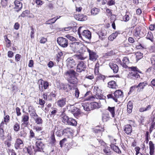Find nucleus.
I'll return each instance as SVG.
<instances>
[{
    "label": "nucleus",
    "instance_id": "1",
    "mask_svg": "<svg viewBox=\"0 0 155 155\" xmlns=\"http://www.w3.org/2000/svg\"><path fill=\"white\" fill-rule=\"evenodd\" d=\"M83 27H79L78 30V33L79 37L82 39V36L87 39H90L91 37V32L88 30H83Z\"/></svg>",
    "mask_w": 155,
    "mask_h": 155
},
{
    "label": "nucleus",
    "instance_id": "54",
    "mask_svg": "<svg viewBox=\"0 0 155 155\" xmlns=\"http://www.w3.org/2000/svg\"><path fill=\"white\" fill-rule=\"evenodd\" d=\"M36 111L35 108L32 106H30L28 107V112L32 113Z\"/></svg>",
    "mask_w": 155,
    "mask_h": 155
},
{
    "label": "nucleus",
    "instance_id": "33",
    "mask_svg": "<svg viewBox=\"0 0 155 155\" xmlns=\"http://www.w3.org/2000/svg\"><path fill=\"white\" fill-rule=\"evenodd\" d=\"M104 152L107 155H110L111 154L112 152L110 150V147L106 146L103 149Z\"/></svg>",
    "mask_w": 155,
    "mask_h": 155
},
{
    "label": "nucleus",
    "instance_id": "26",
    "mask_svg": "<svg viewBox=\"0 0 155 155\" xmlns=\"http://www.w3.org/2000/svg\"><path fill=\"white\" fill-rule=\"evenodd\" d=\"M82 107L86 111H88L92 110L90 104L88 103H83L82 104Z\"/></svg>",
    "mask_w": 155,
    "mask_h": 155
},
{
    "label": "nucleus",
    "instance_id": "2",
    "mask_svg": "<svg viewBox=\"0 0 155 155\" xmlns=\"http://www.w3.org/2000/svg\"><path fill=\"white\" fill-rule=\"evenodd\" d=\"M41 138H37L36 139L35 143L36 147L34 150L35 153L37 152H44L43 151L44 148V145L41 141Z\"/></svg>",
    "mask_w": 155,
    "mask_h": 155
},
{
    "label": "nucleus",
    "instance_id": "25",
    "mask_svg": "<svg viewBox=\"0 0 155 155\" xmlns=\"http://www.w3.org/2000/svg\"><path fill=\"white\" fill-rule=\"evenodd\" d=\"M60 16L55 17L54 18H53L51 19H50L48 21H47L46 22L45 24L48 25H51L52 24L54 23L59 18L61 17Z\"/></svg>",
    "mask_w": 155,
    "mask_h": 155
},
{
    "label": "nucleus",
    "instance_id": "11",
    "mask_svg": "<svg viewBox=\"0 0 155 155\" xmlns=\"http://www.w3.org/2000/svg\"><path fill=\"white\" fill-rule=\"evenodd\" d=\"M70 109L69 110L72 113L74 116H77L80 114L79 109L71 105L70 106Z\"/></svg>",
    "mask_w": 155,
    "mask_h": 155
},
{
    "label": "nucleus",
    "instance_id": "37",
    "mask_svg": "<svg viewBox=\"0 0 155 155\" xmlns=\"http://www.w3.org/2000/svg\"><path fill=\"white\" fill-rule=\"evenodd\" d=\"M34 147L31 146H28L27 148V151L28 153L30 155H32L33 154V149H34Z\"/></svg>",
    "mask_w": 155,
    "mask_h": 155
},
{
    "label": "nucleus",
    "instance_id": "41",
    "mask_svg": "<svg viewBox=\"0 0 155 155\" xmlns=\"http://www.w3.org/2000/svg\"><path fill=\"white\" fill-rule=\"evenodd\" d=\"M51 136L50 137L51 139V141L52 143H54L56 142V140L55 139L54 132H51Z\"/></svg>",
    "mask_w": 155,
    "mask_h": 155
},
{
    "label": "nucleus",
    "instance_id": "5",
    "mask_svg": "<svg viewBox=\"0 0 155 155\" xmlns=\"http://www.w3.org/2000/svg\"><path fill=\"white\" fill-rule=\"evenodd\" d=\"M57 41L58 45L63 48H66L68 45V40L63 37L58 38Z\"/></svg>",
    "mask_w": 155,
    "mask_h": 155
},
{
    "label": "nucleus",
    "instance_id": "29",
    "mask_svg": "<svg viewBox=\"0 0 155 155\" xmlns=\"http://www.w3.org/2000/svg\"><path fill=\"white\" fill-rule=\"evenodd\" d=\"M108 87L111 88H116L117 86L115 82L112 81L108 82Z\"/></svg>",
    "mask_w": 155,
    "mask_h": 155
},
{
    "label": "nucleus",
    "instance_id": "32",
    "mask_svg": "<svg viewBox=\"0 0 155 155\" xmlns=\"http://www.w3.org/2000/svg\"><path fill=\"white\" fill-rule=\"evenodd\" d=\"M110 147L115 152H116L117 153H121V151L119 149V148L117 146L114 144L111 145Z\"/></svg>",
    "mask_w": 155,
    "mask_h": 155
},
{
    "label": "nucleus",
    "instance_id": "53",
    "mask_svg": "<svg viewBox=\"0 0 155 155\" xmlns=\"http://www.w3.org/2000/svg\"><path fill=\"white\" fill-rule=\"evenodd\" d=\"M4 131L3 129H0V137L3 140L4 139Z\"/></svg>",
    "mask_w": 155,
    "mask_h": 155
},
{
    "label": "nucleus",
    "instance_id": "3",
    "mask_svg": "<svg viewBox=\"0 0 155 155\" xmlns=\"http://www.w3.org/2000/svg\"><path fill=\"white\" fill-rule=\"evenodd\" d=\"M68 74L71 78L70 80V82L74 84L77 82V79L76 77L78 76V74L74 70L72 69L66 72Z\"/></svg>",
    "mask_w": 155,
    "mask_h": 155
},
{
    "label": "nucleus",
    "instance_id": "34",
    "mask_svg": "<svg viewBox=\"0 0 155 155\" xmlns=\"http://www.w3.org/2000/svg\"><path fill=\"white\" fill-rule=\"evenodd\" d=\"M107 109L110 112L112 117H114L115 115V107H108Z\"/></svg>",
    "mask_w": 155,
    "mask_h": 155
},
{
    "label": "nucleus",
    "instance_id": "13",
    "mask_svg": "<svg viewBox=\"0 0 155 155\" xmlns=\"http://www.w3.org/2000/svg\"><path fill=\"white\" fill-rule=\"evenodd\" d=\"M62 127L58 126L55 127V130H57L56 132L55 135L58 137H61L63 135H64L63 130Z\"/></svg>",
    "mask_w": 155,
    "mask_h": 155
},
{
    "label": "nucleus",
    "instance_id": "12",
    "mask_svg": "<svg viewBox=\"0 0 155 155\" xmlns=\"http://www.w3.org/2000/svg\"><path fill=\"white\" fill-rule=\"evenodd\" d=\"M127 77L129 79H135L138 78H140L139 74L137 72H129L127 75Z\"/></svg>",
    "mask_w": 155,
    "mask_h": 155
},
{
    "label": "nucleus",
    "instance_id": "48",
    "mask_svg": "<svg viewBox=\"0 0 155 155\" xmlns=\"http://www.w3.org/2000/svg\"><path fill=\"white\" fill-rule=\"evenodd\" d=\"M14 130L15 131H18L20 130V126L17 123H16L14 126Z\"/></svg>",
    "mask_w": 155,
    "mask_h": 155
},
{
    "label": "nucleus",
    "instance_id": "57",
    "mask_svg": "<svg viewBox=\"0 0 155 155\" xmlns=\"http://www.w3.org/2000/svg\"><path fill=\"white\" fill-rule=\"evenodd\" d=\"M65 37L71 41H74L75 39V38L72 36H70L69 35H66Z\"/></svg>",
    "mask_w": 155,
    "mask_h": 155
},
{
    "label": "nucleus",
    "instance_id": "6",
    "mask_svg": "<svg viewBox=\"0 0 155 155\" xmlns=\"http://www.w3.org/2000/svg\"><path fill=\"white\" fill-rule=\"evenodd\" d=\"M87 50L89 53V60L94 61H96L98 57L97 53L88 48H87Z\"/></svg>",
    "mask_w": 155,
    "mask_h": 155
},
{
    "label": "nucleus",
    "instance_id": "46",
    "mask_svg": "<svg viewBox=\"0 0 155 155\" xmlns=\"http://www.w3.org/2000/svg\"><path fill=\"white\" fill-rule=\"evenodd\" d=\"M129 68L130 69L131 71H130V72H133V71H134L135 72H138L141 73V72L139 71V70L136 67H130Z\"/></svg>",
    "mask_w": 155,
    "mask_h": 155
},
{
    "label": "nucleus",
    "instance_id": "14",
    "mask_svg": "<svg viewBox=\"0 0 155 155\" xmlns=\"http://www.w3.org/2000/svg\"><path fill=\"white\" fill-rule=\"evenodd\" d=\"M97 33L99 36V38L101 40L104 39V38L102 37L105 36L107 34V31L104 28H102L97 32Z\"/></svg>",
    "mask_w": 155,
    "mask_h": 155
},
{
    "label": "nucleus",
    "instance_id": "45",
    "mask_svg": "<svg viewBox=\"0 0 155 155\" xmlns=\"http://www.w3.org/2000/svg\"><path fill=\"white\" fill-rule=\"evenodd\" d=\"M29 12L28 10H25V11H23L22 14L18 16V18H20V17H22L24 18L25 16L27 15L28 14H29Z\"/></svg>",
    "mask_w": 155,
    "mask_h": 155
},
{
    "label": "nucleus",
    "instance_id": "55",
    "mask_svg": "<svg viewBox=\"0 0 155 155\" xmlns=\"http://www.w3.org/2000/svg\"><path fill=\"white\" fill-rule=\"evenodd\" d=\"M123 63L125 64H128L129 61L128 58L127 57H125L123 59Z\"/></svg>",
    "mask_w": 155,
    "mask_h": 155
},
{
    "label": "nucleus",
    "instance_id": "62",
    "mask_svg": "<svg viewBox=\"0 0 155 155\" xmlns=\"http://www.w3.org/2000/svg\"><path fill=\"white\" fill-rule=\"evenodd\" d=\"M54 63L52 61H50L48 63L47 65L50 68H52L54 65Z\"/></svg>",
    "mask_w": 155,
    "mask_h": 155
},
{
    "label": "nucleus",
    "instance_id": "16",
    "mask_svg": "<svg viewBox=\"0 0 155 155\" xmlns=\"http://www.w3.org/2000/svg\"><path fill=\"white\" fill-rule=\"evenodd\" d=\"M14 3L15 5L14 8L16 9L15 11L18 12L21 9L22 7V4L18 0H15Z\"/></svg>",
    "mask_w": 155,
    "mask_h": 155
},
{
    "label": "nucleus",
    "instance_id": "42",
    "mask_svg": "<svg viewBox=\"0 0 155 155\" xmlns=\"http://www.w3.org/2000/svg\"><path fill=\"white\" fill-rule=\"evenodd\" d=\"M60 89L62 90H65L67 88V85L63 83H61L59 84V86Z\"/></svg>",
    "mask_w": 155,
    "mask_h": 155
},
{
    "label": "nucleus",
    "instance_id": "44",
    "mask_svg": "<svg viewBox=\"0 0 155 155\" xmlns=\"http://www.w3.org/2000/svg\"><path fill=\"white\" fill-rule=\"evenodd\" d=\"M102 119L103 122H106L109 119V116L108 115L103 114L102 116Z\"/></svg>",
    "mask_w": 155,
    "mask_h": 155
},
{
    "label": "nucleus",
    "instance_id": "18",
    "mask_svg": "<svg viewBox=\"0 0 155 155\" xmlns=\"http://www.w3.org/2000/svg\"><path fill=\"white\" fill-rule=\"evenodd\" d=\"M132 130V127L131 125L127 124L124 126V131L127 134L130 135Z\"/></svg>",
    "mask_w": 155,
    "mask_h": 155
},
{
    "label": "nucleus",
    "instance_id": "35",
    "mask_svg": "<svg viewBox=\"0 0 155 155\" xmlns=\"http://www.w3.org/2000/svg\"><path fill=\"white\" fill-rule=\"evenodd\" d=\"M100 11V10L99 9L95 8L91 9V12L92 15H95L97 14Z\"/></svg>",
    "mask_w": 155,
    "mask_h": 155
},
{
    "label": "nucleus",
    "instance_id": "56",
    "mask_svg": "<svg viewBox=\"0 0 155 155\" xmlns=\"http://www.w3.org/2000/svg\"><path fill=\"white\" fill-rule=\"evenodd\" d=\"M149 148L150 149H154V145L152 141L149 142Z\"/></svg>",
    "mask_w": 155,
    "mask_h": 155
},
{
    "label": "nucleus",
    "instance_id": "43",
    "mask_svg": "<svg viewBox=\"0 0 155 155\" xmlns=\"http://www.w3.org/2000/svg\"><path fill=\"white\" fill-rule=\"evenodd\" d=\"M98 143V145L100 146V145L104 146L105 145V143L103 140L100 139H97L96 141V143Z\"/></svg>",
    "mask_w": 155,
    "mask_h": 155
},
{
    "label": "nucleus",
    "instance_id": "36",
    "mask_svg": "<svg viewBox=\"0 0 155 155\" xmlns=\"http://www.w3.org/2000/svg\"><path fill=\"white\" fill-rule=\"evenodd\" d=\"M63 116L62 117V121L65 124H67L69 118L66 115H64L62 114Z\"/></svg>",
    "mask_w": 155,
    "mask_h": 155
},
{
    "label": "nucleus",
    "instance_id": "7",
    "mask_svg": "<svg viewBox=\"0 0 155 155\" xmlns=\"http://www.w3.org/2000/svg\"><path fill=\"white\" fill-rule=\"evenodd\" d=\"M66 65L68 68H73L75 67L76 63L72 57L68 58L66 61Z\"/></svg>",
    "mask_w": 155,
    "mask_h": 155
},
{
    "label": "nucleus",
    "instance_id": "8",
    "mask_svg": "<svg viewBox=\"0 0 155 155\" xmlns=\"http://www.w3.org/2000/svg\"><path fill=\"white\" fill-rule=\"evenodd\" d=\"M86 65L83 61H81L78 64L77 67V71L81 73L83 71H84L86 68Z\"/></svg>",
    "mask_w": 155,
    "mask_h": 155
},
{
    "label": "nucleus",
    "instance_id": "40",
    "mask_svg": "<svg viewBox=\"0 0 155 155\" xmlns=\"http://www.w3.org/2000/svg\"><path fill=\"white\" fill-rule=\"evenodd\" d=\"M146 38L147 39L150 40L151 41H153V36L151 32H148L147 36Z\"/></svg>",
    "mask_w": 155,
    "mask_h": 155
},
{
    "label": "nucleus",
    "instance_id": "58",
    "mask_svg": "<svg viewBox=\"0 0 155 155\" xmlns=\"http://www.w3.org/2000/svg\"><path fill=\"white\" fill-rule=\"evenodd\" d=\"M47 41V40L46 38L44 37H41L40 38V42L41 44H45Z\"/></svg>",
    "mask_w": 155,
    "mask_h": 155
},
{
    "label": "nucleus",
    "instance_id": "39",
    "mask_svg": "<svg viewBox=\"0 0 155 155\" xmlns=\"http://www.w3.org/2000/svg\"><path fill=\"white\" fill-rule=\"evenodd\" d=\"M136 60L137 61L143 57V54L140 52H137L135 54Z\"/></svg>",
    "mask_w": 155,
    "mask_h": 155
},
{
    "label": "nucleus",
    "instance_id": "22",
    "mask_svg": "<svg viewBox=\"0 0 155 155\" xmlns=\"http://www.w3.org/2000/svg\"><path fill=\"white\" fill-rule=\"evenodd\" d=\"M64 135L65 136L71 135L73 133V130L70 128H66L63 129Z\"/></svg>",
    "mask_w": 155,
    "mask_h": 155
},
{
    "label": "nucleus",
    "instance_id": "61",
    "mask_svg": "<svg viewBox=\"0 0 155 155\" xmlns=\"http://www.w3.org/2000/svg\"><path fill=\"white\" fill-rule=\"evenodd\" d=\"M31 38H34L35 31L34 28L32 27H31Z\"/></svg>",
    "mask_w": 155,
    "mask_h": 155
},
{
    "label": "nucleus",
    "instance_id": "52",
    "mask_svg": "<svg viewBox=\"0 0 155 155\" xmlns=\"http://www.w3.org/2000/svg\"><path fill=\"white\" fill-rule=\"evenodd\" d=\"M43 98L45 100H50L51 99L50 98H49V96H48L47 94V93H44L43 95Z\"/></svg>",
    "mask_w": 155,
    "mask_h": 155
},
{
    "label": "nucleus",
    "instance_id": "27",
    "mask_svg": "<svg viewBox=\"0 0 155 155\" xmlns=\"http://www.w3.org/2000/svg\"><path fill=\"white\" fill-rule=\"evenodd\" d=\"M67 124L69 125L75 126L76 125L77 122L75 120L71 118H69Z\"/></svg>",
    "mask_w": 155,
    "mask_h": 155
},
{
    "label": "nucleus",
    "instance_id": "38",
    "mask_svg": "<svg viewBox=\"0 0 155 155\" xmlns=\"http://www.w3.org/2000/svg\"><path fill=\"white\" fill-rule=\"evenodd\" d=\"M35 122L38 124H41L43 123V120L41 117H37L34 119Z\"/></svg>",
    "mask_w": 155,
    "mask_h": 155
},
{
    "label": "nucleus",
    "instance_id": "31",
    "mask_svg": "<svg viewBox=\"0 0 155 155\" xmlns=\"http://www.w3.org/2000/svg\"><path fill=\"white\" fill-rule=\"evenodd\" d=\"M119 33L116 31L115 33H113L110 35L108 38V39L110 41H113L118 35Z\"/></svg>",
    "mask_w": 155,
    "mask_h": 155
},
{
    "label": "nucleus",
    "instance_id": "51",
    "mask_svg": "<svg viewBox=\"0 0 155 155\" xmlns=\"http://www.w3.org/2000/svg\"><path fill=\"white\" fill-rule=\"evenodd\" d=\"M130 19V17L129 15H125L123 17V20L125 22L128 21Z\"/></svg>",
    "mask_w": 155,
    "mask_h": 155
},
{
    "label": "nucleus",
    "instance_id": "20",
    "mask_svg": "<svg viewBox=\"0 0 155 155\" xmlns=\"http://www.w3.org/2000/svg\"><path fill=\"white\" fill-rule=\"evenodd\" d=\"M74 17L76 20L79 21H84L87 19V16L83 14H79L78 15H75Z\"/></svg>",
    "mask_w": 155,
    "mask_h": 155
},
{
    "label": "nucleus",
    "instance_id": "9",
    "mask_svg": "<svg viewBox=\"0 0 155 155\" xmlns=\"http://www.w3.org/2000/svg\"><path fill=\"white\" fill-rule=\"evenodd\" d=\"M114 100L116 102H117V98H122L123 97V92L120 90L116 91L114 92Z\"/></svg>",
    "mask_w": 155,
    "mask_h": 155
},
{
    "label": "nucleus",
    "instance_id": "21",
    "mask_svg": "<svg viewBox=\"0 0 155 155\" xmlns=\"http://www.w3.org/2000/svg\"><path fill=\"white\" fill-rule=\"evenodd\" d=\"M147 84L146 81L139 83L136 86V88H138L137 91H140L141 90L143 89L144 87Z\"/></svg>",
    "mask_w": 155,
    "mask_h": 155
},
{
    "label": "nucleus",
    "instance_id": "10",
    "mask_svg": "<svg viewBox=\"0 0 155 155\" xmlns=\"http://www.w3.org/2000/svg\"><path fill=\"white\" fill-rule=\"evenodd\" d=\"M24 145L23 141L21 139L18 138L15 144V147L16 150L21 149Z\"/></svg>",
    "mask_w": 155,
    "mask_h": 155
},
{
    "label": "nucleus",
    "instance_id": "28",
    "mask_svg": "<svg viewBox=\"0 0 155 155\" xmlns=\"http://www.w3.org/2000/svg\"><path fill=\"white\" fill-rule=\"evenodd\" d=\"M80 45H81V44L79 42H73L71 43L70 45V46L76 49H77L80 47Z\"/></svg>",
    "mask_w": 155,
    "mask_h": 155
},
{
    "label": "nucleus",
    "instance_id": "49",
    "mask_svg": "<svg viewBox=\"0 0 155 155\" xmlns=\"http://www.w3.org/2000/svg\"><path fill=\"white\" fill-rule=\"evenodd\" d=\"M30 116L32 118H33L34 119L38 116V115L37 114L36 111L34 112L30 113Z\"/></svg>",
    "mask_w": 155,
    "mask_h": 155
},
{
    "label": "nucleus",
    "instance_id": "4",
    "mask_svg": "<svg viewBox=\"0 0 155 155\" xmlns=\"http://www.w3.org/2000/svg\"><path fill=\"white\" fill-rule=\"evenodd\" d=\"M38 82L39 90L41 92H43L44 90L48 89L49 84L48 82L40 79L38 80Z\"/></svg>",
    "mask_w": 155,
    "mask_h": 155
},
{
    "label": "nucleus",
    "instance_id": "15",
    "mask_svg": "<svg viewBox=\"0 0 155 155\" xmlns=\"http://www.w3.org/2000/svg\"><path fill=\"white\" fill-rule=\"evenodd\" d=\"M66 99L64 97L59 99L56 102L57 105L59 107H62L66 104Z\"/></svg>",
    "mask_w": 155,
    "mask_h": 155
},
{
    "label": "nucleus",
    "instance_id": "30",
    "mask_svg": "<svg viewBox=\"0 0 155 155\" xmlns=\"http://www.w3.org/2000/svg\"><path fill=\"white\" fill-rule=\"evenodd\" d=\"M100 104L97 102H93L90 104V105L91 106L92 110L95 108H98L100 107Z\"/></svg>",
    "mask_w": 155,
    "mask_h": 155
},
{
    "label": "nucleus",
    "instance_id": "19",
    "mask_svg": "<svg viewBox=\"0 0 155 155\" xmlns=\"http://www.w3.org/2000/svg\"><path fill=\"white\" fill-rule=\"evenodd\" d=\"M109 66L110 68L113 71L114 73H117L118 71V67L116 64L113 63H110Z\"/></svg>",
    "mask_w": 155,
    "mask_h": 155
},
{
    "label": "nucleus",
    "instance_id": "47",
    "mask_svg": "<svg viewBox=\"0 0 155 155\" xmlns=\"http://www.w3.org/2000/svg\"><path fill=\"white\" fill-rule=\"evenodd\" d=\"M95 97L97 99H99L100 100H104L105 99V98H106V97L103 95L101 94H97V93L96 94Z\"/></svg>",
    "mask_w": 155,
    "mask_h": 155
},
{
    "label": "nucleus",
    "instance_id": "64",
    "mask_svg": "<svg viewBox=\"0 0 155 155\" xmlns=\"http://www.w3.org/2000/svg\"><path fill=\"white\" fill-rule=\"evenodd\" d=\"M8 0H2L1 4L2 6H5L7 4Z\"/></svg>",
    "mask_w": 155,
    "mask_h": 155
},
{
    "label": "nucleus",
    "instance_id": "17",
    "mask_svg": "<svg viewBox=\"0 0 155 155\" xmlns=\"http://www.w3.org/2000/svg\"><path fill=\"white\" fill-rule=\"evenodd\" d=\"M29 119V115L28 113H25L22 117V121L23 122V124L27 126L28 124V120Z\"/></svg>",
    "mask_w": 155,
    "mask_h": 155
},
{
    "label": "nucleus",
    "instance_id": "50",
    "mask_svg": "<svg viewBox=\"0 0 155 155\" xmlns=\"http://www.w3.org/2000/svg\"><path fill=\"white\" fill-rule=\"evenodd\" d=\"M106 12L107 14V15L108 16H110L112 15H114L115 16L114 19L116 18V17L115 16V15H112V13L111 12V10L110 9L108 8L106 9Z\"/></svg>",
    "mask_w": 155,
    "mask_h": 155
},
{
    "label": "nucleus",
    "instance_id": "23",
    "mask_svg": "<svg viewBox=\"0 0 155 155\" xmlns=\"http://www.w3.org/2000/svg\"><path fill=\"white\" fill-rule=\"evenodd\" d=\"M151 63L152 65L151 67H150L147 69V71L150 72L153 69L155 70V55L151 59Z\"/></svg>",
    "mask_w": 155,
    "mask_h": 155
},
{
    "label": "nucleus",
    "instance_id": "24",
    "mask_svg": "<svg viewBox=\"0 0 155 155\" xmlns=\"http://www.w3.org/2000/svg\"><path fill=\"white\" fill-rule=\"evenodd\" d=\"M151 63L152 65L151 67H150L147 69V71L150 72L153 69L155 70V55L151 59Z\"/></svg>",
    "mask_w": 155,
    "mask_h": 155
},
{
    "label": "nucleus",
    "instance_id": "63",
    "mask_svg": "<svg viewBox=\"0 0 155 155\" xmlns=\"http://www.w3.org/2000/svg\"><path fill=\"white\" fill-rule=\"evenodd\" d=\"M21 55L18 54H16L15 56V59L16 61H19L21 59Z\"/></svg>",
    "mask_w": 155,
    "mask_h": 155
},
{
    "label": "nucleus",
    "instance_id": "60",
    "mask_svg": "<svg viewBox=\"0 0 155 155\" xmlns=\"http://www.w3.org/2000/svg\"><path fill=\"white\" fill-rule=\"evenodd\" d=\"M67 141V139L66 138H64L62 140H61L60 142V146L62 147L63 145L64 144L65 142Z\"/></svg>",
    "mask_w": 155,
    "mask_h": 155
},
{
    "label": "nucleus",
    "instance_id": "59",
    "mask_svg": "<svg viewBox=\"0 0 155 155\" xmlns=\"http://www.w3.org/2000/svg\"><path fill=\"white\" fill-rule=\"evenodd\" d=\"M10 119V117L8 115H6L4 117V122L5 123H8Z\"/></svg>",
    "mask_w": 155,
    "mask_h": 155
}]
</instances>
